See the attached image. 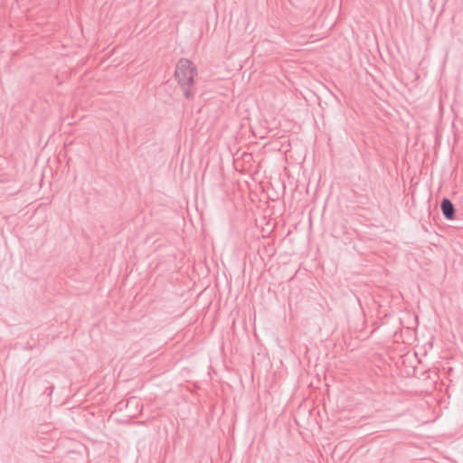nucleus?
<instances>
[{
	"mask_svg": "<svg viewBox=\"0 0 463 463\" xmlns=\"http://www.w3.org/2000/svg\"><path fill=\"white\" fill-rule=\"evenodd\" d=\"M196 75L197 69L190 60L182 58L177 61L175 78L186 99H192L194 95V84Z\"/></svg>",
	"mask_w": 463,
	"mask_h": 463,
	"instance_id": "f257e3e1",
	"label": "nucleus"
},
{
	"mask_svg": "<svg viewBox=\"0 0 463 463\" xmlns=\"http://www.w3.org/2000/svg\"><path fill=\"white\" fill-rule=\"evenodd\" d=\"M441 211L443 215L447 218L451 220L454 216V205L449 199H443L441 202Z\"/></svg>",
	"mask_w": 463,
	"mask_h": 463,
	"instance_id": "f03ea898",
	"label": "nucleus"
}]
</instances>
